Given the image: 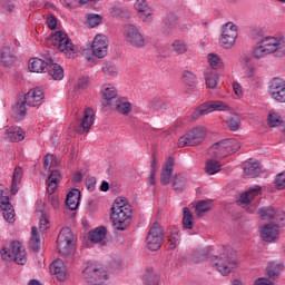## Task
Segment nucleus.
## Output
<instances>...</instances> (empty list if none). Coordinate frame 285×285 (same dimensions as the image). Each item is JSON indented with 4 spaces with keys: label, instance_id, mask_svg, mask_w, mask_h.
<instances>
[{
    "label": "nucleus",
    "instance_id": "obj_1",
    "mask_svg": "<svg viewBox=\"0 0 285 285\" xmlns=\"http://www.w3.org/2000/svg\"><path fill=\"white\" fill-rule=\"evenodd\" d=\"M110 219L116 230H126L132 219V208L122 198H116L111 206Z\"/></svg>",
    "mask_w": 285,
    "mask_h": 285
},
{
    "label": "nucleus",
    "instance_id": "obj_29",
    "mask_svg": "<svg viewBox=\"0 0 285 285\" xmlns=\"http://www.w3.org/2000/svg\"><path fill=\"white\" fill-rule=\"evenodd\" d=\"M259 193H262V186L255 185L254 187H250L247 191L240 195V204H250V202H253V199H255Z\"/></svg>",
    "mask_w": 285,
    "mask_h": 285
},
{
    "label": "nucleus",
    "instance_id": "obj_64",
    "mask_svg": "<svg viewBox=\"0 0 285 285\" xmlns=\"http://www.w3.org/2000/svg\"><path fill=\"white\" fill-rule=\"evenodd\" d=\"M253 37L254 39H258V41H262V37H264V31H262V29H255L253 31Z\"/></svg>",
    "mask_w": 285,
    "mask_h": 285
},
{
    "label": "nucleus",
    "instance_id": "obj_49",
    "mask_svg": "<svg viewBox=\"0 0 285 285\" xmlns=\"http://www.w3.org/2000/svg\"><path fill=\"white\" fill-rule=\"evenodd\" d=\"M144 282L147 285H157L159 282V277L153 272V269H148L144 276Z\"/></svg>",
    "mask_w": 285,
    "mask_h": 285
},
{
    "label": "nucleus",
    "instance_id": "obj_24",
    "mask_svg": "<svg viewBox=\"0 0 285 285\" xmlns=\"http://www.w3.org/2000/svg\"><path fill=\"white\" fill-rule=\"evenodd\" d=\"M7 141H23L26 139V132L21 127L11 126L6 130Z\"/></svg>",
    "mask_w": 285,
    "mask_h": 285
},
{
    "label": "nucleus",
    "instance_id": "obj_47",
    "mask_svg": "<svg viewBox=\"0 0 285 285\" xmlns=\"http://www.w3.org/2000/svg\"><path fill=\"white\" fill-rule=\"evenodd\" d=\"M207 61L210 66V70H217V68H222L223 63L222 58L215 53H209L207 56Z\"/></svg>",
    "mask_w": 285,
    "mask_h": 285
},
{
    "label": "nucleus",
    "instance_id": "obj_45",
    "mask_svg": "<svg viewBox=\"0 0 285 285\" xmlns=\"http://www.w3.org/2000/svg\"><path fill=\"white\" fill-rule=\"evenodd\" d=\"M169 248L173 250L179 246V242L181 239V235L179 234V229L175 228L174 232L167 236Z\"/></svg>",
    "mask_w": 285,
    "mask_h": 285
},
{
    "label": "nucleus",
    "instance_id": "obj_57",
    "mask_svg": "<svg viewBox=\"0 0 285 285\" xmlns=\"http://www.w3.org/2000/svg\"><path fill=\"white\" fill-rule=\"evenodd\" d=\"M111 14H112V17H122L124 16V9L119 4H114L111 7Z\"/></svg>",
    "mask_w": 285,
    "mask_h": 285
},
{
    "label": "nucleus",
    "instance_id": "obj_25",
    "mask_svg": "<svg viewBox=\"0 0 285 285\" xmlns=\"http://www.w3.org/2000/svg\"><path fill=\"white\" fill-rule=\"evenodd\" d=\"M106 227H97L89 232V239L92 244H100L101 246H106Z\"/></svg>",
    "mask_w": 285,
    "mask_h": 285
},
{
    "label": "nucleus",
    "instance_id": "obj_40",
    "mask_svg": "<svg viewBox=\"0 0 285 285\" xmlns=\"http://www.w3.org/2000/svg\"><path fill=\"white\" fill-rule=\"evenodd\" d=\"M135 10L139 12L140 14H144V17H150L153 14V10L150 9V6H148V1L146 0H137L134 4Z\"/></svg>",
    "mask_w": 285,
    "mask_h": 285
},
{
    "label": "nucleus",
    "instance_id": "obj_26",
    "mask_svg": "<svg viewBox=\"0 0 285 285\" xmlns=\"http://www.w3.org/2000/svg\"><path fill=\"white\" fill-rule=\"evenodd\" d=\"M59 181H61V173L59 170H52L47 179V191L49 195L56 193Z\"/></svg>",
    "mask_w": 285,
    "mask_h": 285
},
{
    "label": "nucleus",
    "instance_id": "obj_60",
    "mask_svg": "<svg viewBox=\"0 0 285 285\" xmlns=\"http://www.w3.org/2000/svg\"><path fill=\"white\" fill-rule=\"evenodd\" d=\"M48 27L50 30H57V17L49 16L47 20Z\"/></svg>",
    "mask_w": 285,
    "mask_h": 285
},
{
    "label": "nucleus",
    "instance_id": "obj_48",
    "mask_svg": "<svg viewBox=\"0 0 285 285\" xmlns=\"http://www.w3.org/2000/svg\"><path fill=\"white\" fill-rule=\"evenodd\" d=\"M183 81L186 86L194 88L197 85V76L191 71H184L183 73Z\"/></svg>",
    "mask_w": 285,
    "mask_h": 285
},
{
    "label": "nucleus",
    "instance_id": "obj_16",
    "mask_svg": "<svg viewBox=\"0 0 285 285\" xmlns=\"http://www.w3.org/2000/svg\"><path fill=\"white\" fill-rule=\"evenodd\" d=\"M91 50L94 57L98 59H104L108 55V38L104 35H97L94 38Z\"/></svg>",
    "mask_w": 285,
    "mask_h": 285
},
{
    "label": "nucleus",
    "instance_id": "obj_59",
    "mask_svg": "<svg viewBox=\"0 0 285 285\" xmlns=\"http://www.w3.org/2000/svg\"><path fill=\"white\" fill-rule=\"evenodd\" d=\"M275 222L279 224V226H285V213L282 210L276 212Z\"/></svg>",
    "mask_w": 285,
    "mask_h": 285
},
{
    "label": "nucleus",
    "instance_id": "obj_18",
    "mask_svg": "<svg viewBox=\"0 0 285 285\" xmlns=\"http://www.w3.org/2000/svg\"><path fill=\"white\" fill-rule=\"evenodd\" d=\"M17 61V56L14 55V50L10 47L0 48V66L4 68H10V66L14 65Z\"/></svg>",
    "mask_w": 285,
    "mask_h": 285
},
{
    "label": "nucleus",
    "instance_id": "obj_55",
    "mask_svg": "<svg viewBox=\"0 0 285 285\" xmlns=\"http://www.w3.org/2000/svg\"><path fill=\"white\" fill-rule=\"evenodd\" d=\"M105 75H117V67L112 62H106L102 66Z\"/></svg>",
    "mask_w": 285,
    "mask_h": 285
},
{
    "label": "nucleus",
    "instance_id": "obj_27",
    "mask_svg": "<svg viewBox=\"0 0 285 285\" xmlns=\"http://www.w3.org/2000/svg\"><path fill=\"white\" fill-rule=\"evenodd\" d=\"M50 273L56 275L59 282H63L66 279V265L63 264V261L57 259L56 262L51 263Z\"/></svg>",
    "mask_w": 285,
    "mask_h": 285
},
{
    "label": "nucleus",
    "instance_id": "obj_54",
    "mask_svg": "<svg viewBox=\"0 0 285 285\" xmlns=\"http://www.w3.org/2000/svg\"><path fill=\"white\" fill-rule=\"evenodd\" d=\"M104 97L106 101H111V99H115L117 97V89L115 87H108L104 91Z\"/></svg>",
    "mask_w": 285,
    "mask_h": 285
},
{
    "label": "nucleus",
    "instance_id": "obj_14",
    "mask_svg": "<svg viewBox=\"0 0 285 285\" xmlns=\"http://www.w3.org/2000/svg\"><path fill=\"white\" fill-rule=\"evenodd\" d=\"M236 39H237V26L233 24V22H228L223 27L220 46L223 48H233V46H235Z\"/></svg>",
    "mask_w": 285,
    "mask_h": 285
},
{
    "label": "nucleus",
    "instance_id": "obj_63",
    "mask_svg": "<svg viewBox=\"0 0 285 285\" xmlns=\"http://www.w3.org/2000/svg\"><path fill=\"white\" fill-rule=\"evenodd\" d=\"M254 285H273V282L268 278L259 277L254 282Z\"/></svg>",
    "mask_w": 285,
    "mask_h": 285
},
{
    "label": "nucleus",
    "instance_id": "obj_44",
    "mask_svg": "<svg viewBox=\"0 0 285 285\" xmlns=\"http://www.w3.org/2000/svg\"><path fill=\"white\" fill-rule=\"evenodd\" d=\"M38 217H40V222H39V230L40 233H46V230H48V228H50L49 224H50V219L48 218V214L43 210H40L37 213Z\"/></svg>",
    "mask_w": 285,
    "mask_h": 285
},
{
    "label": "nucleus",
    "instance_id": "obj_9",
    "mask_svg": "<svg viewBox=\"0 0 285 285\" xmlns=\"http://www.w3.org/2000/svg\"><path fill=\"white\" fill-rule=\"evenodd\" d=\"M72 242H75V234L70 228L65 227L58 235L57 246L62 257H68L72 253Z\"/></svg>",
    "mask_w": 285,
    "mask_h": 285
},
{
    "label": "nucleus",
    "instance_id": "obj_22",
    "mask_svg": "<svg viewBox=\"0 0 285 285\" xmlns=\"http://www.w3.org/2000/svg\"><path fill=\"white\" fill-rule=\"evenodd\" d=\"M91 276L96 279L94 285H112L109 279L108 272L104 268H90Z\"/></svg>",
    "mask_w": 285,
    "mask_h": 285
},
{
    "label": "nucleus",
    "instance_id": "obj_17",
    "mask_svg": "<svg viewBox=\"0 0 285 285\" xmlns=\"http://www.w3.org/2000/svg\"><path fill=\"white\" fill-rule=\"evenodd\" d=\"M92 124H95V111L91 108H87L83 111L82 119L79 120V125L76 128L78 135H85V132H90Z\"/></svg>",
    "mask_w": 285,
    "mask_h": 285
},
{
    "label": "nucleus",
    "instance_id": "obj_36",
    "mask_svg": "<svg viewBox=\"0 0 285 285\" xmlns=\"http://www.w3.org/2000/svg\"><path fill=\"white\" fill-rule=\"evenodd\" d=\"M30 247L33 253L41 250V237L39 236V229L35 226L31 228Z\"/></svg>",
    "mask_w": 285,
    "mask_h": 285
},
{
    "label": "nucleus",
    "instance_id": "obj_37",
    "mask_svg": "<svg viewBox=\"0 0 285 285\" xmlns=\"http://www.w3.org/2000/svg\"><path fill=\"white\" fill-rule=\"evenodd\" d=\"M204 77L207 88H217V71L208 68L204 71Z\"/></svg>",
    "mask_w": 285,
    "mask_h": 285
},
{
    "label": "nucleus",
    "instance_id": "obj_58",
    "mask_svg": "<svg viewBox=\"0 0 285 285\" xmlns=\"http://www.w3.org/2000/svg\"><path fill=\"white\" fill-rule=\"evenodd\" d=\"M60 2L67 8H77L81 3V0H60Z\"/></svg>",
    "mask_w": 285,
    "mask_h": 285
},
{
    "label": "nucleus",
    "instance_id": "obj_20",
    "mask_svg": "<svg viewBox=\"0 0 285 285\" xmlns=\"http://www.w3.org/2000/svg\"><path fill=\"white\" fill-rule=\"evenodd\" d=\"M279 235V229L275 224H267L261 230L263 242H275Z\"/></svg>",
    "mask_w": 285,
    "mask_h": 285
},
{
    "label": "nucleus",
    "instance_id": "obj_51",
    "mask_svg": "<svg viewBox=\"0 0 285 285\" xmlns=\"http://www.w3.org/2000/svg\"><path fill=\"white\" fill-rule=\"evenodd\" d=\"M101 16L97 13H91L87 16V23L89 28H97L101 23Z\"/></svg>",
    "mask_w": 285,
    "mask_h": 285
},
{
    "label": "nucleus",
    "instance_id": "obj_7",
    "mask_svg": "<svg viewBox=\"0 0 285 285\" xmlns=\"http://www.w3.org/2000/svg\"><path fill=\"white\" fill-rule=\"evenodd\" d=\"M226 110H230V108L228 107V105L224 104L223 101H219V100L207 101L200 105L198 108H196L191 112V119L194 121H197L199 117L209 115V112L226 111Z\"/></svg>",
    "mask_w": 285,
    "mask_h": 285
},
{
    "label": "nucleus",
    "instance_id": "obj_38",
    "mask_svg": "<svg viewBox=\"0 0 285 285\" xmlns=\"http://www.w3.org/2000/svg\"><path fill=\"white\" fill-rule=\"evenodd\" d=\"M183 213H184L183 228H185L186 230H193L194 219H195V217L193 216V213L188 207H184Z\"/></svg>",
    "mask_w": 285,
    "mask_h": 285
},
{
    "label": "nucleus",
    "instance_id": "obj_6",
    "mask_svg": "<svg viewBox=\"0 0 285 285\" xmlns=\"http://www.w3.org/2000/svg\"><path fill=\"white\" fill-rule=\"evenodd\" d=\"M206 129L204 127H196L187 131L178 139L179 148H186V146H199L206 139Z\"/></svg>",
    "mask_w": 285,
    "mask_h": 285
},
{
    "label": "nucleus",
    "instance_id": "obj_34",
    "mask_svg": "<svg viewBox=\"0 0 285 285\" xmlns=\"http://www.w3.org/2000/svg\"><path fill=\"white\" fill-rule=\"evenodd\" d=\"M284 271V264L271 262L266 267V273L269 279H275L279 277L281 273Z\"/></svg>",
    "mask_w": 285,
    "mask_h": 285
},
{
    "label": "nucleus",
    "instance_id": "obj_52",
    "mask_svg": "<svg viewBox=\"0 0 285 285\" xmlns=\"http://www.w3.org/2000/svg\"><path fill=\"white\" fill-rule=\"evenodd\" d=\"M208 210H210V205H208L206 200H200L199 203H197L196 213L198 217H202L204 213H208Z\"/></svg>",
    "mask_w": 285,
    "mask_h": 285
},
{
    "label": "nucleus",
    "instance_id": "obj_30",
    "mask_svg": "<svg viewBox=\"0 0 285 285\" xmlns=\"http://www.w3.org/2000/svg\"><path fill=\"white\" fill-rule=\"evenodd\" d=\"M243 170L245 175L252 179H254L255 177H259V173H262L259 164L254 163L253 160L246 161L244 164Z\"/></svg>",
    "mask_w": 285,
    "mask_h": 285
},
{
    "label": "nucleus",
    "instance_id": "obj_56",
    "mask_svg": "<svg viewBox=\"0 0 285 285\" xmlns=\"http://www.w3.org/2000/svg\"><path fill=\"white\" fill-rule=\"evenodd\" d=\"M276 188L278 190H284L285 188V174H278L275 178Z\"/></svg>",
    "mask_w": 285,
    "mask_h": 285
},
{
    "label": "nucleus",
    "instance_id": "obj_2",
    "mask_svg": "<svg viewBox=\"0 0 285 285\" xmlns=\"http://www.w3.org/2000/svg\"><path fill=\"white\" fill-rule=\"evenodd\" d=\"M43 90L37 87L35 89L29 90L28 94L24 95V101L18 102L16 107H13L12 117L16 121H21L26 117V105L35 108L43 101Z\"/></svg>",
    "mask_w": 285,
    "mask_h": 285
},
{
    "label": "nucleus",
    "instance_id": "obj_32",
    "mask_svg": "<svg viewBox=\"0 0 285 285\" xmlns=\"http://www.w3.org/2000/svg\"><path fill=\"white\" fill-rule=\"evenodd\" d=\"M49 66V59L43 60L41 58H31L29 60V70L31 72H43Z\"/></svg>",
    "mask_w": 285,
    "mask_h": 285
},
{
    "label": "nucleus",
    "instance_id": "obj_19",
    "mask_svg": "<svg viewBox=\"0 0 285 285\" xmlns=\"http://www.w3.org/2000/svg\"><path fill=\"white\" fill-rule=\"evenodd\" d=\"M173 168H175V159L173 157H168L163 166V171L160 174V184L163 186H168V184H170Z\"/></svg>",
    "mask_w": 285,
    "mask_h": 285
},
{
    "label": "nucleus",
    "instance_id": "obj_50",
    "mask_svg": "<svg viewBox=\"0 0 285 285\" xmlns=\"http://www.w3.org/2000/svg\"><path fill=\"white\" fill-rule=\"evenodd\" d=\"M173 48L177 55H184L185 52H188V45L184 42V40L174 41Z\"/></svg>",
    "mask_w": 285,
    "mask_h": 285
},
{
    "label": "nucleus",
    "instance_id": "obj_42",
    "mask_svg": "<svg viewBox=\"0 0 285 285\" xmlns=\"http://www.w3.org/2000/svg\"><path fill=\"white\" fill-rule=\"evenodd\" d=\"M267 124L271 126V128H277V126H282L284 124V120L279 114L275 112V110H272L268 114Z\"/></svg>",
    "mask_w": 285,
    "mask_h": 285
},
{
    "label": "nucleus",
    "instance_id": "obj_13",
    "mask_svg": "<svg viewBox=\"0 0 285 285\" xmlns=\"http://www.w3.org/2000/svg\"><path fill=\"white\" fill-rule=\"evenodd\" d=\"M0 208L3 212L2 215L8 222V224H14L16 222V214H14V207L10 203V197H8V194H6V190H3V187L0 186Z\"/></svg>",
    "mask_w": 285,
    "mask_h": 285
},
{
    "label": "nucleus",
    "instance_id": "obj_53",
    "mask_svg": "<svg viewBox=\"0 0 285 285\" xmlns=\"http://www.w3.org/2000/svg\"><path fill=\"white\" fill-rule=\"evenodd\" d=\"M227 125L229 130H232L233 132L239 130V126H240L239 117L233 116L232 118L228 119Z\"/></svg>",
    "mask_w": 285,
    "mask_h": 285
},
{
    "label": "nucleus",
    "instance_id": "obj_46",
    "mask_svg": "<svg viewBox=\"0 0 285 285\" xmlns=\"http://www.w3.org/2000/svg\"><path fill=\"white\" fill-rule=\"evenodd\" d=\"M267 55L269 53L266 50V47H264V45L259 40L257 42V46L253 49V57H255V59H264V57H267Z\"/></svg>",
    "mask_w": 285,
    "mask_h": 285
},
{
    "label": "nucleus",
    "instance_id": "obj_4",
    "mask_svg": "<svg viewBox=\"0 0 285 285\" xmlns=\"http://www.w3.org/2000/svg\"><path fill=\"white\" fill-rule=\"evenodd\" d=\"M1 258L3 262H16L20 266H23L28 262V256L26 254V247L19 242H12L9 248H2L0 250Z\"/></svg>",
    "mask_w": 285,
    "mask_h": 285
},
{
    "label": "nucleus",
    "instance_id": "obj_3",
    "mask_svg": "<svg viewBox=\"0 0 285 285\" xmlns=\"http://www.w3.org/2000/svg\"><path fill=\"white\" fill-rule=\"evenodd\" d=\"M212 264L216 266L217 271L223 275H230L234 268H237V252L230 246L223 248L220 256H215Z\"/></svg>",
    "mask_w": 285,
    "mask_h": 285
},
{
    "label": "nucleus",
    "instance_id": "obj_10",
    "mask_svg": "<svg viewBox=\"0 0 285 285\" xmlns=\"http://www.w3.org/2000/svg\"><path fill=\"white\" fill-rule=\"evenodd\" d=\"M51 39L55 46H57L58 50L60 52H65V55H69V57H72L75 55V45H72V40L68 37V33L62 31H56Z\"/></svg>",
    "mask_w": 285,
    "mask_h": 285
},
{
    "label": "nucleus",
    "instance_id": "obj_31",
    "mask_svg": "<svg viewBox=\"0 0 285 285\" xmlns=\"http://www.w3.org/2000/svg\"><path fill=\"white\" fill-rule=\"evenodd\" d=\"M47 68L49 77L55 79V81H61V79H63V68L57 63H53L51 58H49V65Z\"/></svg>",
    "mask_w": 285,
    "mask_h": 285
},
{
    "label": "nucleus",
    "instance_id": "obj_62",
    "mask_svg": "<svg viewBox=\"0 0 285 285\" xmlns=\"http://www.w3.org/2000/svg\"><path fill=\"white\" fill-rule=\"evenodd\" d=\"M97 184V179L95 178H87L86 179V186H87V190H95V186Z\"/></svg>",
    "mask_w": 285,
    "mask_h": 285
},
{
    "label": "nucleus",
    "instance_id": "obj_12",
    "mask_svg": "<svg viewBox=\"0 0 285 285\" xmlns=\"http://www.w3.org/2000/svg\"><path fill=\"white\" fill-rule=\"evenodd\" d=\"M125 40L132 48H144L146 46V39H144V35L139 31L135 24L125 26Z\"/></svg>",
    "mask_w": 285,
    "mask_h": 285
},
{
    "label": "nucleus",
    "instance_id": "obj_33",
    "mask_svg": "<svg viewBox=\"0 0 285 285\" xmlns=\"http://www.w3.org/2000/svg\"><path fill=\"white\" fill-rule=\"evenodd\" d=\"M21 179H23V168L16 167L11 181V195H17L19 193V184H21Z\"/></svg>",
    "mask_w": 285,
    "mask_h": 285
},
{
    "label": "nucleus",
    "instance_id": "obj_8",
    "mask_svg": "<svg viewBox=\"0 0 285 285\" xmlns=\"http://www.w3.org/2000/svg\"><path fill=\"white\" fill-rule=\"evenodd\" d=\"M164 243V229L159 223H154L146 237V244L149 250H159Z\"/></svg>",
    "mask_w": 285,
    "mask_h": 285
},
{
    "label": "nucleus",
    "instance_id": "obj_15",
    "mask_svg": "<svg viewBox=\"0 0 285 285\" xmlns=\"http://www.w3.org/2000/svg\"><path fill=\"white\" fill-rule=\"evenodd\" d=\"M269 92L274 101L285 104V81L282 78H274L269 85Z\"/></svg>",
    "mask_w": 285,
    "mask_h": 285
},
{
    "label": "nucleus",
    "instance_id": "obj_43",
    "mask_svg": "<svg viewBox=\"0 0 285 285\" xmlns=\"http://www.w3.org/2000/svg\"><path fill=\"white\" fill-rule=\"evenodd\" d=\"M258 215L261 216V219H275L277 210H275L273 206L262 207L258 210Z\"/></svg>",
    "mask_w": 285,
    "mask_h": 285
},
{
    "label": "nucleus",
    "instance_id": "obj_41",
    "mask_svg": "<svg viewBox=\"0 0 285 285\" xmlns=\"http://www.w3.org/2000/svg\"><path fill=\"white\" fill-rule=\"evenodd\" d=\"M219 170H222V164L218 160H207L205 165V173H207V175H216V173H219Z\"/></svg>",
    "mask_w": 285,
    "mask_h": 285
},
{
    "label": "nucleus",
    "instance_id": "obj_5",
    "mask_svg": "<svg viewBox=\"0 0 285 285\" xmlns=\"http://www.w3.org/2000/svg\"><path fill=\"white\" fill-rule=\"evenodd\" d=\"M242 148V145L236 139H224L215 142L209 148L210 157H228L237 153Z\"/></svg>",
    "mask_w": 285,
    "mask_h": 285
},
{
    "label": "nucleus",
    "instance_id": "obj_21",
    "mask_svg": "<svg viewBox=\"0 0 285 285\" xmlns=\"http://www.w3.org/2000/svg\"><path fill=\"white\" fill-rule=\"evenodd\" d=\"M210 246L194 249L190 254V262H193V264H202V262H206L210 255Z\"/></svg>",
    "mask_w": 285,
    "mask_h": 285
},
{
    "label": "nucleus",
    "instance_id": "obj_35",
    "mask_svg": "<svg viewBox=\"0 0 285 285\" xmlns=\"http://www.w3.org/2000/svg\"><path fill=\"white\" fill-rule=\"evenodd\" d=\"M171 184L175 193H184L186 190V176L183 174H176L171 178Z\"/></svg>",
    "mask_w": 285,
    "mask_h": 285
},
{
    "label": "nucleus",
    "instance_id": "obj_11",
    "mask_svg": "<svg viewBox=\"0 0 285 285\" xmlns=\"http://www.w3.org/2000/svg\"><path fill=\"white\" fill-rule=\"evenodd\" d=\"M261 43L269 55L275 57H284L285 53V41L282 38L265 37L261 39Z\"/></svg>",
    "mask_w": 285,
    "mask_h": 285
},
{
    "label": "nucleus",
    "instance_id": "obj_28",
    "mask_svg": "<svg viewBox=\"0 0 285 285\" xmlns=\"http://www.w3.org/2000/svg\"><path fill=\"white\" fill-rule=\"evenodd\" d=\"M79 199H81V191L79 189H72L68 193L66 206L69 207V210H77L79 208Z\"/></svg>",
    "mask_w": 285,
    "mask_h": 285
},
{
    "label": "nucleus",
    "instance_id": "obj_23",
    "mask_svg": "<svg viewBox=\"0 0 285 285\" xmlns=\"http://www.w3.org/2000/svg\"><path fill=\"white\" fill-rule=\"evenodd\" d=\"M86 88H88V78L86 77L78 78V81L73 83V88L69 89L68 95L72 99H77L79 95H82Z\"/></svg>",
    "mask_w": 285,
    "mask_h": 285
},
{
    "label": "nucleus",
    "instance_id": "obj_39",
    "mask_svg": "<svg viewBox=\"0 0 285 285\" xmlns=\"http://www.w3.org/2000/svg\"><path fill=\"white\" fill-rule=\"evenodd\" d=\"M130 102H128V99L120 98L116 100V110L120 115H130L132 108L130 107Z\"/></svg>",
    "mask_w": 285,
    "mask_h": 285
},
{
    "label": "nucleus",
    "instance_id": "obj_61",
    "mask_svg": "<svg viewBox=\"0 0 285 285\" xmlns=\"http://www.w3.org/2000/svg\"><path fill=\"white\" fill-rule=\"evenodd\" d=\"M167 23L170 28L177 26V16L175 13H169L167 16Z\"/></svg>",
    "mask_w": 285,
    "mask_h": 285
}]
</instances>
